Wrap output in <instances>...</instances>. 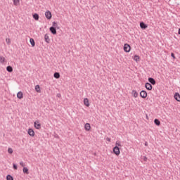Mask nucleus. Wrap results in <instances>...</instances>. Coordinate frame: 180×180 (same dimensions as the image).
Returning <instances> with one entry per match:
<instances>
[{
	"instance_id": "nucleus-5",
	"label": "nucleus",
	"mask_w": 180,
	"mask_h": 180,
	"mask_svg": "<svg viewBox=\"0 0 180 180\" xmlns=\"http://www.w3.org/2000/svg\"><path fill=\"white\" fill-rule=\"evenodd\" d=\"M27 134L30 136L31 137H34V130L32 128H29L27 130Z\"/></svg>"
},
{
	"instance_id": "nucleus-25",
	"label": "nucleus",
	"mask_w": 180,
	"mask_h": 180,
	"mask_svg": "<svg viewBox=\"0 0 180 180\" xmlns=\"http://www.w3.org/2000/svg\"><path fill=\"white\" fill-rule=\"evenodd\" d=\"M33 18H34V20H39V14L34 13V14L33 15Z\"/></svg>"
},
{
	"instance_id": "nucleus-7",
	"label": "nucleus",
	"mask_w": 180,
	"mask_h": 180,
	"mask_svg": "<svg viewBox=\"0 0 180 180\" xmlns=\"http://www.w3.org/2000/svg\"><path fill=\"white\" fill-rule=\"evenodd\" d=\"M83 103L84 105L86 106V108H89L90 105H91L89 103V99H88V98H84Z\"/></svg>"
},
{
	"instance_id": "nucleus-4",
	"label": "nucleus",
	"mask_w": 180,
	"mask_h": 180,
	"mask_svg": "<svg viewBox=\"0 0 180 180\" xmlns=\"http://www.w3.org/2000/svg\"><path fill=\"white\" fill-rule=\"evenodd\" d=\"M113 153L115 154V155H120V149L119 147L115 146L113 148Z\"/></svg>"
},
{
	"instance_id": "nucleus-24",
	"label": "nucleus",
	"mask_w": 180,
	"mask_h": 180,
	"mask_svg": "<svg viewBox=\"0 0 180 180\" xmlns=\"http://www.w3.org/2000/svg\"><path fill=\"white\" fill-rule=\"evenodd\" d=\"M54 78H56L57 79H58V78H60V73L58 72H55L53 75Z\"/></svg>"
},
{
	"instance_id": "nucleus-34",
	"label": "nucleus",
	"mask_w": 180,
	"mask_h": 180,
	"mask_svg": "<svg viewBox=\"0 0 180 180\" xmlns=\"http://www.w3.org/2000/svg\"><path fill=\"white\" fill-rule=\"evenodd\" d=\"M56 26H57V22H53V27H56Z\"/></svg>"
},
{
	"instance_id": "nucleus-35",
	"label": "nucleus",
	"mask_w": 180,
	"mask_h": 180,
	"mask_svg": "<svg viewBox=\"0 0 180 180\" xmlns=\"http://www.w3.org/2000/svg\"><path fill=\"white\" fill-rule=\"evenodd\" d=\"M14 169H18V166L15 164L13 165Z\"/></svg>"
},
{
	"instance_id": "nucleus-8",
	"label": "nucleus",
	"mask_w": 180,
	"mask_h": 180,
	"mask_svg": "<svg viewBox=\"0 0 180 180\" xmlns=\"http://www.w3.org/2000/svg\"><path fill=\"white\" fill-rule=\"evenodd\" d=\"M91 124H89V123H86L85 124H84V130L86 131H91Z\"/></svg>"
},
{
	"instance_id": "nucleus-1",
	"label": "nucleus",
	"mask_w": 180,
	"mask_h": 180,
	"mask_svg": "<svg viewBox=\"0 0 180 180\" xmlns=\"http://www.w3.org/2000/svg\"><path fill=\"white\" fill-rule=\"evenodd\" d=\"M34 127H35V129H37V130H40L41 129V124H40L39 120H36L34 122Z\"/></svg>"
},
{
	"instance_id": "nucleus-26",
	"label": "nucleus",
	"mask_w": 180,
	"mask_h": 180,
	"mask_svg": "<svg viewBox=\"0 0 180 180\" xmlns=\"http://www.w3.org/2000/svg\"><path fill=\"white\" fill-rule=\"evenodd\" d=\"M8 154H13V149H12L11 148H8Z\"/></svg>"
},
{
	"instance_id": "nucleus-33",
	"label": "nucleus",
	"mask_w": 180,
	"mask_h": 180,
	"mask_svg": "<svg viewBox=\"0 0 180 180\" xmlns=\"http://www.w3.org/2000/svg\"><path fill=\"white\" fill-rule=\"evenodd\" d=\"M143 161H145V162H147V160H148V159L147 158L146 156H143Z\"/></svg>"
},
{
	"instance_id": "nucleus-11",
	"label": "nucleus",
	"mask_w": 180,
	"mask_h": 180,
	"mask_svg": "<svg viewBox=\"0 0 180 180\" xmlns=\"http://www.w3.org/2000/svg\"><path fill=\"white\" fill-rule=\"evenodd\" d=\"M50 32H51L52 34H57V30L54 27H51L49 28Z\"/></svg>"
},
{
	"instance_id": "nucleus-21",
	"label": "nucleus",
	"mask_w": 180,
	"mask_h": 180,
	"mask_svg": "<svg viewBox=\"0 0 180 180\" xmlns=\"http://www.w3.org/2000/svg\"><path fill=\"white\" fill-rule=\"evenodd\" d=\"M24 174H29V169H27V167H23V169H22Z\"/></svg>"
},
{
	"instance_id": "nucleus-16",
	"label": "nucleus",
	"mask_w": 180,
	"mask_h": 180,
	"mask_svg": "<svg viewBox=\"0 0 180 180\" xmlns=\"http://www.w3.org/2000/svg\"><path fill=\"white\" fill-rule=\"evenodd\" d=\"M13 5L15 6H19L20 5V0H13Z\"/></svg>"
},
{
	"instance_id": "nucleus-31",
	"label": "nucleus",
	"mask_w": 180,
	"mask_h": 180,
	"mask_svg": "<svg viewBox=\"0 0 180 180\" xmlns=\"http://www.w3.org/2000/svg\"><path fill=\"white\" fill-rule=\"evenodd\" d=\"M20 165H21V167H23L24 168L25 167V162H20Z\"/></svg>"
},
{
	"instance_id": "nucleus-30",
	"label": "nucleus",
	"mask_w": 180,
	"mask_h": 180,
	"mask_svg": "<svg viewBox=\"0 0 180 180\" xmlns=\"http://www.w3.org/2000/svg\"><path fill=\"white\" fill-rule=\"evenodd\" d=\"M121 146H122V145L120 144V142L117 141L115 143V147H121Z\"/></svg>"
},
{
	"instance_id": "nucleus-28",
	"label": "nucleus",
	"mask_w": 180,
	"mask_h": 180,
	"mask_svg": "<svg viewBox=\"0 0 180 180\" xmlns=\"http://www.w3.org/2000/svg\"><path fill=\"white\" fill-rule=\"evenodd\" d=\"M6 180H13V177L11 175H7Z\"/></svg>"
},
{
	"instance_id": "nucleus-27",
	"label": "nucleus",
	"mask_w": 180,
	"mask_h": 180,
	"mask_svg": "<svg viewBox=\"0 0 180 180\" xmlns=\"http://www.w3.org/2000/svg\"><path fill=\"white\" fill-rule=\"evenodd\" d=\"M0 63H5V57L0 56Z\"/></svg>"
},
{
	"instance_id": "nucleus-13",
	"label": "nucleus",
	"mask_w": 180,
	"mask_h": 180,
	"mask_svg": "<svg viewBox=\"0 0 180 180\" xmlns=\"http://www.w3.org/2000/svg\"><path fill=\"white\" fill-rule=\"evenodd\" d=\"M35 91L37 92V94H41V89H40L39 85H36L35 86Z\"/></svg>"
},
{
	"instance_id": "nucleus-9",
	"label": "nucleus",
	"mask_w": 180,
	"mask_h": 180,
	"mask_svg": "<svg viewBox=\"0 0 180 180\" xmlns=\"http://www.w3.org/2000/svg\"><path fill=\"white\" fill-rule=\"evenodd\" d=\"M131 95L133 98H139V92L136 90H132Z\"/></svg>"
},
{
	"instance_id": "nucleus-2",
	"label": "nucleus",
	"mask_w": 180,
	"mask_h": 180,
	"mask_svg": "<svg viewBox=\"0 0 180 180\" xmlns=\"http://www.w3.org/2000/svg\"><path fill=\"white\" fill-rule=\"evenodd\" d=\"M131 50V47L130 46V45L129 44H124V51H125V53H130Z\"/></svg>"
},
{
	"instance_id": "nucleus-22",
	"label": "nucleus",
	"mask_w": 180,
	"mask_h": 180,
	"mask_svg": "<svg viewBox=\"0 0 180 180\" xmlns=\"http://www.w3.org/2000/svg\"><path fill=\"white\" fill-rule=\"evenodd\" d=\"M154 123L157 125V126H160V124H161V122H160V120H158V119H155L154 120Z\"/></svg>"
},
{
	"instance_id": "nucleus-12",
	"label": "nucleus",
	"mask_w": 180,
	"mask_h": 180,
	"mask_svg": "<svg viewBox=\"0 0 180 180\" xmlns=\"http://www.w3.org/2000/svg\"><path fill=\"white\" fill-rule=\"evenodd\" d=\"M140 27L143 29V30H146V29H147V27H148V25H146L143 22H140Z\"/></svg>"
},
{
	"instance_id": "nucleus-17",
	"label": "nucleus",
	"mask_w": 180,
	"mask_h": 180,
	"mask_svg": "<svg viewBox=\"0 0 180 180\" xmlns=\"http://www.w3.org/2000/svg\"><path fill=\"white\" fill-rule=\"evenodd\" d=\"M148 82L152 84V85H155V80L153 77L148 78Z\"/></svg>"
},
{
	"instance_id": "nucleus-15",
	"label": "nucleus",
	"mask_w": 180,
	"mask_h": 180,
	"mask_svg": "<svg viewBox=\"0 0 180 180\" xmlns=\"http://www.w3.org/2000/svg\"><path fill=\"white\" fill-rule=\"evenodd\" d=\"M174 99H176V101H177V102H180V95L179 93H176L174 94Z\"/></svg>"
},
{
	"instance_id": "nucleus-29",
	"label": "nucleus",
	"mask_w": 180,
	"mask_h": 180,
	"mask_svg": "<svg viewBox=\"0 0 180 180\" xmlns=\"http://www.w3.org/2000/svg\"><path fill=\"white\" fill-rule=\"evenodd\" d=\"M6 42L7 44H11V38H6Z\"/></svg>"
},
{
	"instance_id": "nucleus-20",
	"label": "nucleus",
	"mask_w": 180,
	"mask_h": 180,
	"mask_svg": "<svg viewBox=\"0 0 180 180\" xmlns=\"http://www.w3.org/2000/svg\"><path fill=\"white\" fill-rule=\"evenodd\" d=\"M134 61H136V63H139V61H140V56L136 55L134 56Z\"/></svg>"
},
{
	"instance_id": "nucleus-10",
	"label": "nucleus",
	"mask_w": 180,
	"mask_h": 180,
	"mask_svg": "<svg viewBox=\"0 0 180 180\" xmlns=\"http://www.w3.org/2000/svg\"><path fill=\"white\" fill-rule=\"evenodd\" d=\"M145 88H146L148 91H151V89H153V86L150 83H146Z\"/></svg>"
},
{
	"instance_id": "nucleus-14",
	"label": "nucleus",
	"mask_w": 180,
	"mask_h": 180,
	"mask_svg": "<svg viewBox=\"0 0 180 180\" xmlns=\"http://www.w3.org/2000/svg\"><path fill=\"white\" fill-rule=\"evenodd\" d=\"M17 98H18V99H23V93L22 91H19L17 94Z\"/></svg>"
},
{
	"instance_id": "nucleus-23",
	"label": "nucleus",
	"mask_w": 180,
	"mask_h": 180,
	"mask_svg": "<svg viewBox=\"0 0 180 180\" xmlns=\"http://www.w3.org/2000/svg\"><path fill=\"white\" fill-rule=\"evenodd\" d=\"M6 70H7V71H8V72H12L13 71V68H12L11 66H8L6 68Z\"/></svg>"
},
{
	"instance_id": "nucleus-6",
	"label": "nucleus",
	"mask_w": 180,
	"mask_h": 180,
	"mask_svg": "<svg viewBox=\"0 0 180 180\" xmlns=\"http://www.w3.org/2000/svg\"><path fill=\"white\" fill-rule=\"evenodd\" d=\"M140 96L141 98H143V99H146V98H147V91L142 90L140 92Z\"/></svg>"
},
{
	"instance_id": "nucleus-36",
	"label": "nucleus",
	"mask_w": 180,
	"mask_h": 180,
	"mask_svg": "<svg viewBox=\"0 0 180 180\" xmlns=\"http://www.w3.org/2000/svg\"><path fill=\"white\" fill-rule=\"evenodd\" d=\"M171 56H172L173 58H175V55L174 54V53H171Z\"/></svg>"
},
{
	"instance_id": "nucleus-19",
	"label": "nucleus",
	"mask_w": 180,
	"mask_h": 180,
	"mask_svg": "<svg viewBox=\"0 0 180 180\" xmlns=\"http://www.w3.org/2000/svg\"><path fill=\"white\" fill-rule=\"evenodd\" d=\"M44 39L46 43H50V37H49V35L47 34H45Z\"/></svg>"
},
{
	"instance_id": "nucleus-37",
	"label": "nucleus",
	"mask_w": 180,
	"mask_h": 180,
	"mask_svg": "<svg viewBox=\"0 0 180 180\" xmlns=\"http://www.w3.org/2000/svg\"><path fill=\"white\" fill-rule=\"evenodd\" d=\"M179 34H180V29L179 30Z\"/></svg>"
},
{
	"instance_id": "nucleus-18",
	"label": "nucleus",
	"mask_w": 180,
	"mask_h": 180,
	"mask_svg": "<svg viewBox=\"0 0 180 180\" xmlns=\"http://www.w3.org/2000/svg\"><path fill=\"white\" fill-rule=\"evenodd\" d=\"M30 43L32 45V47H34V46H36V42H34V39H33V38L30 39Z\"/></svg>"
},
{
	"instance_id": "nucleus-32",
	"label": "nucleus",
	"mask_w": 180,
	"mask_h": 180,
	"mask_svg": "<svg viewBox=\"0 0 180 180\" xmlns=\"http://www.w3.org/2000/svg\"><path fill=\"white\" fill-rule=\"evenodd\" d=\"M106 141L108 142V143H110L112 141V139H110V138L109 137H107L106 138Z\"/></svg>"
},
{
	"instance_id": "nucleus-3",
	"label": "nucleus",
	"mask_w": 180,
	"mask_h": 180,
	"mask_svg": "<svg viewBox=\"0 0 180 180\" xmlns=\"http://www.w3.org/2000/svg\"><path fill=\"white\" fill-rule=\"evenodd\" d=\"M45 17L46 18V19L50 20V19H51V18H53V15H51V12L50 11H46L45 12Z\"/></svg>"
}]
</instances>
